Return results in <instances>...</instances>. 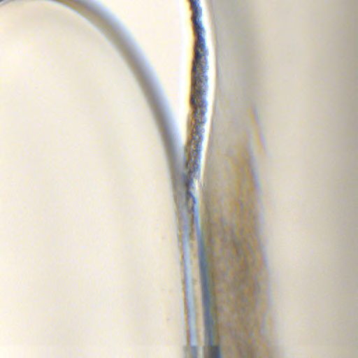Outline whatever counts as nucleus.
<instances>
[{
    "label": "nucleus",
    "mask_w": 358,
    "mask_h": 358,
    "mask_svg": "<svg viewBox=\"0 0 358 358\" xmlns=\"http://www.w3.org/2000/svg\"><path fill=\"white\" fill-rule=\"evenodd\" d=\"M251 253H252L251 250H250L249 254H247V252H244L243 248H238V255L239 259H243L245 261L248 266L250 264L249 261L248 259V255H251Z\"/></svg>",
    "instance_id": "nucleus-3"
},
{
    "label": "nucleus",
    "mask_w": 358,
    "mask_h": 358,
    "mask_svg": "<svg viewBox=\"0 0 358 358\" xmlns=\"http://www.w3.org/2000/svg\"><path fill=\"white\" fill-rule=\"evenodd\" d=\"M199 264L201 268V281L205 317L206 340L208 345L206 358H220V348L214 344L213 331V320L211 315V295L208 281V268L206 259L207 250L203 236L199 237Z\"/></svg>",
    "instance_id": "nucleus-2"
},
{
    "label": "nucleus",
    "mask_w": 358,
    "mask_h": 358,
    "mask_svg": "<svg viewBox=\"0 0 358 358\" xmlns=\"http://www.w3.org/2000/svg\"><path fill=\"white\" fill-rule=\"evenodd\" d=\"M192 8V22L194 23L196 41L195 43V56L192 68V93L191 101L195 115L196 130L192 135V138L188 145L189 159L185 165L181 173L174 176L175 187L177 191L176 202L179 208L186 211H193L196 200L190 193L193 178L199 172L198 159L201 150V143L202 136L200 130L201 125L205 122L203 115L206 113V101L202 99L204 92L203 86L206 78L203 73L200 72L204 69L203 57L206 53V41L203 38V28L200 21L201 8L197 3V0H189Z\"/></svg>",
    "instance_id": "nucleus-1"
},
{
    "label": "nucleus",
    "mask_w": 358,
    "mask_h": 358,
    "mask_svg": "<svg viewBox=\"0 0 358 358\" xmlns=\"http://www.w3.org/2000/svg\"><path fill=\"white\" fill-rule=\"evenodd\" d=\"M1 1H3V0H0V2H1Z\"/></svg>",
    "instance_id": "nucleus-5"
},
{
    "label": "nucleus",
    "mask_w": 358,
    "mask_h": 358,
    "mask_svg": "<svg viewBox=\"0 0 358 358\" xmlns=\"http://www.w3.org/2000/svg\"><path fill=\"white\" fill-rule=\"evenodd\" d=\"M243 358H255V352L252 348H249L246 352H243Z\"/></svg>",
    "instance_id": "nucleus-4"
}]
</instances>
